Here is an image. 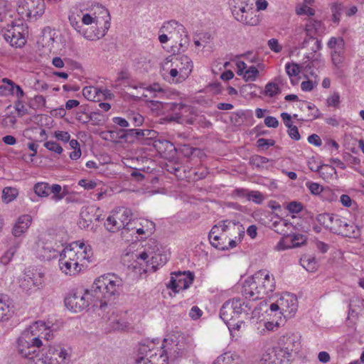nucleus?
Here are the masks:
<instances>
[{
    "label": "nucleus",
    "mask_w": 364,
    "mask_h": 364,
    "mask_svg": "<svg viewBox=\"0 0 364 364\" xmlns=\"http://www.w3.org/2000/svg\"><path fill=\"white\" fill-rule=\"evenodd\" d=\"M52 336V331L44 321H36L18 338V351L22 357L33 360L36 358V349L43 345L41 338L48 341Z\"/></svg>",
    "instance_id": "nucleus-1"
},
{
    "label": "nucleus",
    "mask_w": 364,
    "mask_h": 364,
    "mask_svg": "<svg viewBox=\"0 0 364 364\" xmlns=\"http://www.w3.org/2000/svg\"><path fill=\"white\" fill-rule=\"evenodd\" d=\"M124 282L114 274H108L95 279L91 287V294L102 309L112 305L122 291Z\"/></svg>",
    "instance_id": "nucleus-2"
},
{
    "label": "nucleus",
    "mask_w": 364,
    "mask_h": 364,
    "mask_svg": "<svg viewBox=\"0 0 364 364\" xmlns=\"http://www.w3.org/2000/svg\"><path fill=\"white\" fill-rule=\"evenodd\" d=\"M275 289V281L272 274L262 269L256 272L252 277L245 281L242 295L252 301L268 296Z\"/></svg>",
    "instance_id": "nucleus-3"
},
{
    "label": "nucleus",
    "mask_w": 364,
    "mask_h": 364,
    "mask_svg": "<svg viewBox=\"0 0 364 364\" xmlns=\"http://www.w3.org/2000/svg\"><path fill=\"white\" fill-rule=\"evenodd\" d=\"M132 213L130 209L118 208L111 212L105 223L106 229L112 232H116L121 229L127 231L133 230L134 221L132 220Z\"/></svg>",
    "instance_id": "nucleus-4"
},
{
    "label": "nucleus",
    "mask_w": 364,
    "mask_h": 364,
    "mask_svg": "<svg viewBox=\"0 0 364 364\" xmlns=\"http://www.w3.org/2000/svg\"><path fill=\"white\" fill-rule=\"evenodd\" d=\"M90 304L98 306L97 300L91 294L90 289H77L65 299L66 307L74 312H80Z\"/></svg>",
    "instance_id": "nucleus-5"
},
{
    "label": "nucleus",
    "mask_w": 364,
    "mask_h": 364,
    "mask_svg": "<svg viewBox=\"0 0 364 364\" xmlns=\"http://www.w3.org/2000/svg\"><path fill=\"white\" fill-rule=\"evenodd\" d=\"M105 13L107 14L108 20H106L105 22V28L104 31L100 32H88L87 30L85 29L82 26V25L80 23L81 18H82V10H77L76 9V11H72L69 16V22L71 25V26L80 34H81L85 39L89 41H94L96 39H100V38L103 37L106 32L108 31V29L110 27V17L109 11L105 9Z\"/></svg>",
    "instance_id": "nucleus-6"
},
{
    "label": "nucleus",
    "mask_w": 364,
    "mask_h": 364,
    "mask_svg": "<svg viewBox=\"0 0 364 364\" xmlns=\"http://www.w3.org/2000/svg\"><path fill=\"white\" fill-rule=\"evenodd\" d=\"M136 364H168V357L163 353H158L149 346L142 344L139 346Z\"/></svg>",
    "instance_id": "nucleus-7"
},
{
    "label": "nucleus",
    "mask_w": 364,
    "mask_h": 364,
    "mask_svg": "<svg viewBox=\"0 0 364 364\" xmlns=\"http://www.w3.org/2000/svg\"><path fill=\"white\" fill-rule=\"evenodd\" d=\"M70 355L61 347H50L48 353L42 358L34 360V364H67Z\"/></svg>",
    "instance_id": "nucleus-8"
},
{
    "label": "nucleus",
    "mask_w": 364,
    "mask_h": 364,
    "mask_svg": "<svg viewBox=\"0 0 364 364\" xmlns=\"http://www.w3.org/2000/svg\"><path fill=\"white\" fill-rule=\"evenodd\" d=\"M2 34L6 42L16 48L23 47L26 41L23 33V27L13 23L2 29Z\"/></svg>",
    "instance_id": "nucleus-9"
},
{
    "label": "nucleus",
    "mask_w": 364,
    "mask_h": 364,
    "mask_svg": "<svg viewBox=\"0 0 364 364\" xmlns=\"http://www.w3.org/2000/svg\"><path fill=\"white\" fill-rule=\"evenodd\" d=\"M171 274L172 276L167 287L175 293H178L181 290L187 289L192 284L194 279L193 273L189 271L174 272Z\"/></svg>",
    "instance_id": "nucleus-10"
},
{
    "label": "nucleus",
    "mask_w": 364,
    "mask_h": 364,
    "mask_svg": "<svg viewBox=\"0 0 364 364\" xmlns=\"http://www.w3.org/2000/svg\"><path fill=\"white\" fill-rule=\"evenodd\" d=\"M74 257L75 255L65 248L60 254L59 267L66 275L75 276L81 271L80 264L73 260Z\"/></svg>",
    "instance_id": "nucleus-11"
},
{
    "label": "nucleus",
    "mask_w": 364,
    "mask_h": 364,
    "mask_svg": "<svg viewBox=\"0 0 364 364\" xmlns=\"http://www.w3.org/2000/svg\"><path fill=\"white\" fill-rule=\"evenodd\" d=\"M43 283V274L33 269H27L19 280V286L28 291L33 288L39 289Z\"/></svg>",
    "instance_id": "nucleus-12"
},
{
    "label": "nucleus",
    "mask_w": 364,
    "mask_h": 364,
    "mask_svg": "<svg viewBox=\"0 0 364 364\" xmlns=\"http://www.w3.org/2000/svg\"><path fill=\"white\" fill-rule=\"evenodd\" d=\"M65 248L71 252L73 255H75L73 260L77 262L81 269L83 267L86 266L87 263L91 262L90 258L92 256V252L90 246H86L84 243L78 245L76 242L75 246L70 245Z\"/></svg>",
    "instance_id": "nucleus-13"
},
{
    "label": "nucleus",
    "mask_w": 364,
    "mask_h": 364,
    "mask_svg": "<svg viewBox=\"0 0 364 364\" xmlns=\"http://www.w3.org/2000/svg\"><path fill=\"white\" fill-rule=\"evenodd\" d=\"M121 132L120 139L129 143H132L135 140L153 139L157 135V132L152 129H122Z\"/></svg>",
    "instance_id": "nucleus-14"
},
{
    "label": "nucleus",
    "mask_w": 364,
    "mask_h": 364,
    "mask_svg": "<svg viewBox=\"0 0 364 364\" xmlns=\"http://www.w3.org/2000/svg\"><path fill=\"white\" fill-rule=\"evenodd\" d=\"M158 353H163L164 355L168 357V360L175 359L179 356H181L183 353V349L181 348V345L177 339L173 338H164V343L161 349L155 350Z\"/></svg>",
    "instance_id": "nucleus-15"
},
{
    "label": "nucleus",
    "mask_w": 364,
    "mask_h": 364,
    "mask_svg": "<svg viewBox=\"0 0 364 364\" xmlns=\"http://www.w3.org/2000/svg\"><path fill=\"white\" fill-rule=\"evenodd\" d=\"M36 254L41 260L50 261L56 258L58 252L55 250L51 242L40 238L36 242Z\"/></svg>",
    "instance_id": "nucleus-16"
},
{
    "label": "nucleus",
    "mask_w": 364,
    "mask_h": 364,
    "mask_svg": "<svg viewBox=\"0 0 364 364\" xmlns=\"http://www.w3.org/2000/svg\"><path fill=\"white\" fill-rule=\"evenodd\" d=\"M282 347L291 355L297 353L301 348L300 336L294 333H287L279 339Z\"/></svg>",
    "instance_id": "nucleus-17"
},
{
    "label": "nucleus",
    "mask_w": 364,
    "mask_h": 364,
    "mask_svg": "<svg viewBox=\"0 0 364 364\" xmlns=\"http://www.w3.org/2000/svg\"><path fill=\"white\" fill-rule=\"evenodd\" d=\"M172 66H176L181 71V80H186L193 69V63L187 55L175 58Z\"/></svg>",
    "instance_id": "nucleus-18"
},
{
    "label": "nucleus",
    "mask_w": 364,
    "mask_h": 364,
    "mask_svg": "<svg viewBox=\"0 0 364 364\" xmlns=\"http://www.w3.org/2000/svg\"><path fill=\"white\" fill-rule=\"evenodd\" d=\"M32 221V218L29 215H21L12 228V235L14 237H20L24 234L30 227Z\"/></svg>",
    "instance_id": "nucleus-19"
},
{
    "label": "nucleus",
    "mask_w": 364,
    "mask_h": 364,
    "mask_svg": "<svg viewBox=\"0 0 364 364\" xmlns=\"http://www.w3.org/2000/svg\"><path fill=\"white\" fill-rule=\"evenodd\" d=\"M171 109L175 112L170 116V120L182 123L183 117L187 116V113L191 112V107L182 103H174Z\"/></svg>",
    "instance_id": "nucleus-20"
},
{
    "label": "nucleus",
    "mask_w": 364,
    "mask_h": 364,
    "mask_svg": "<svg viewBox=\"0 0 364 364\" xmlns=\"http://www.w3.org/2000/svg\"><path fill=\"white\" fill-rule=\"evenodd\" d=\"M95 208L92 206L83 208L80 212V220L79 225L81 228H87L93 221V220H99L97 215H95Z\"/></svg>",
    "instance_id": "nucleus-21"
},
{
    "label": "nucleus",
    "mask_w": 364,
    "mask_h": 364,
    "mask_svg": "<svg viewBox=\"0 0 364 364\" xmlns=\"http://www.w3.org/2000/svg\"><path fill=\"white\" fill-rule=\"evenodd\" d=\"M220 316L225 323H229V322L237 318L231 300H228L223 304Z\"/></svg>",
    "instance_id": "nucleus-22"
},
{
    "label": "nucleus",
    "mask_w": 364,
    "mask_h": 364,
    "mask_svg": "<svg viewBox=\"0 0 364 364\" xmlns=\"http://www.w3.org/2000/svg\"><path fill=\"white\" fill-rule=\"evenodd\" d=\"M231 301L233 304L235 312L237 318L242 314L246 315L249 314L252 309V304L251 301H246L240 298H234Z\"/></svg>",
    "instance_id": "nucleus-23"
},
{
    "label": "nucleus",
    "mask_w": 364,
    "mask_h": 364,
    "mask_svg": "<svg viewBox=\"0 0 364 364\" xmlns=\"http://www.w3.org/2000/svg\"><path fill=\"white\" fill-rule=\"evenodd\" d=\"M279 304H281V313L282 314H288V315L291 316L297 309L296 299L290 295H287V297H282L279 299Z\"/></svg>",
    "instance_id": "nucleus-24"
},
{
    "label": "nucleus",
    "mask_w": 364,
    "mask_h": 364,
    "mask_svg": "<svg viewBox=\"0 0 364 364\" xmlns=\"http://www.w3.org/2000/svg\"><path fill=\"white\" fill-rule=\"evenodd\" d=\"M235 19L248 26H257L259 23V17L255 14L252 9L247 11V13L240 14L235 13Z\"/></svg>",
    "instance_id": "nucleus-25"
},
{
    "label": "nucleus",
    "mask_w": 364,
    "mask_h": 364,
    "mask_svg": "<svg viewBox=\"0 0 364 364\" xmlns=\"http://www.w3.org/2000/svg\"><path fill=\"white\" fill-rule=\"evenodd\" d=\"M347 220L345 218L341 217L338 215H334L332 225H331V231L333 233L342 235H350V232L343 230L346 227Z\"/></svg>",
    "instance_id": "nucleus-26"
},
{
    "label": "nucleus",
    "mask_w": 364,
    "mask_h": 364,
    "mask_svg": "<svg viewBox=\"0 0 364 364\" xmlns=\"http://www.w3.org/2000/svg\"><path fill=\"white\" fill-rule=\"evenodd\" d=\"M306 242L305 236L301 234L294 235L291 240V244L285 245L282 240H281L277 245L278 250H284L287 249L299 247L304 245Z\"/></svg>",
    "instance_id": "nucleus-27"
},
{
    "label": "nucleus",
    "mask_w": 364,
    "mask_h": 364,
    "mask_svg": "<svg viewBox=\"0 0 364 364\" xmlns=\"http://www.w3.org/2000/svg\"><path fill=\"white\" fill-rule=\"evenodd\" d=\"M32 5L28 8L27 16L28 17H34L36 19L41 16L45 11L44 0H33Z\"/></svg>",
    "instance_id": "nucleus-28"
},
{
    "label": "nucleus",
    "mask_w": 364,
    "mask_h": 364,
    "mask_svg": "<svg viewBox=\"0 0 364 364\" xmlns=\"http://www.w3.org/2000/svg\"><path fill=\"white\" fill-rule=\"evenodd\" d=\"M147 93H143L144 98H162L165 95L164 88L159 83H154L145 88Z\"/></svg>",
    "instance_id": "nucleus-29"
},
{
    "label": "nucleus",
    "mask_w": 364,
    "mask_h": 364,
    "mask_svg": "<svg viewBox=\"0 0 364 364\" xmlns=\"http://www.w3.org/2000/svg\"><path fill=\"white\" fill-rule=\"evenodd\" d=\"M219 232L220 226L214 225L209 233V240L211 245L216 249L225 250V247L224 246V242H220L223 238Z\"/></svg>",
    "instance_id": "nucleus-30"
},
{
    "label": "nucleus",
    "mask_w": 364,
    "mask_h": 364,
    "mask_svg": "<svg viewBox=\"0 0 364 364\" xmlns=\"http://www.w3.org/2000/svg\"><path fill=\"white\" fill-rule=\"evenodd\" d=\"M213 364H241V359L236 354L225 353L219 355Z\"/></svg>",
    "instance_id": "nucleus-31"
},
{
    "label": "nucleus",
    "mask_w": 364,
    "mask_h": 364,
    "mask_svg": "<svg viewBox=\"0 0 364 364\" xmlns=\"http://www.w3.org/2000/svg\"><path fill=\"white\" fill-rule=\"evenodd\" d=\"M174 31H177L178 33H186L185 27L175 20L164 23L159 31L160 33L171 34Z\"/></svg>",
    "instance_id": "nucleus-32"
},
{
    "label": "nucleus",
    "mask_w": 364,
    "mask_h": 364,
    "mask_svg": "<svg viewBox=\"0 0 364 364\" xmlns=\"http://www.w3.org/2000/svg\"><path fill=\"white\" fill-rule=\"evenodd\" d=\"M2 82L9 86V91L10 92V95H15L17 97V100L23 99L25 94L19 85H16L14 81L6 77L3 78Z\"/></svg>",
    "instance_id": "nucleus-33"
},
{
    "label": "nucleus",
    "mask_w": 364,
    "mask_h": 364,
    "mask_svg": "<svg viewBox=\"0 0 364 364\" xmlns=\"http://www.w3.org/2000/svg\"><path fill=\"white\" fill-rule=\"evenodd\" d=\"M108 325L113 331H122L128 326V323L126 321L114 315L109 318Z\"/></svg>",
    "instance_id": "nucleus-34"
},
{
    "label": "nucleus",
    "mask_w": 364,
    "mask_h": 364,
    "mask_svg": "<svg viewBox=\"0 0 364 364\" xmlns=\"http://www.w3.org/2000/svg\"><path fill=\"white\" fill-rule=\"evenodd\" d=\"M153 146L161 154H164L166 151H171L172 150H176L174 145L165 139L154 140L153 142Z\"/></svg>",
    "instance_id": "nucleus-35"
},
{
    "label": "nucleus",
    "mask_w": 364,
    "mask_h": 364,
    "mask_svg": "<svg viewBox=\"0 0 364 364\" xmlns=\"http://www.w3.org/2000/svg\"><path fill=\"white\" fill-rule=\"evenodd\" d=\"M272 357L277 358L279 360L281 361L282 364H284L285 361H289L291 357L289 353H288L285 349L282 347L273 348L269 350L268 353Z\"/></svg>",
    "instance_id": "nucleus-36"
},
{
    "label": "nucleus",
    "mask_w": 364,
    "mask_h": 364,
    "mask_svg": "<svg viewBox=\"0 0 364 364\" xmlns=\"http://www.w3.org/2000/svg\"><path fill=\"white\" fill-rule=\"evenodd\" d=\"M331 60L338 69L343 68L345 62L344 48L331 51Z\"/></svg>",
    "instance_id": "nucleus-37"
},
{
    "label": "nucleus",
    "mask_w": 364,
    "mask_h": 364,
    "mask_svg": "<svg viewBox=\"0 0 364 364\" xmlns=\"http://www.w3.org/2000/svg\"><path fill=\"white\" fill-rule=\"evenodd\" d=\"M100 89L92 86L85 87L82 90L83 96L90 101H99L98 97Z\"/></svg>",
    "instance_id": "nucleus-38"
},
{
    "label": "nucleus",
    "mask_w": 364,
    "mask_h": 364,
    "mask_svg": "<svg viewBox=\"0 0 364 364\" xmlns=\"http://www.w3.org/2000/svg\"><path fill=\"white\" fill-rule=\"evenodd\" d=\"M18 195V191L16 188L5 187L2 191V200L4 203H9L13 201Z\"/></svg>",
    "instance_id": "nucleus-39"
},
{
    "label": "nucleus",
    "mask_w": 364,
    "mask_h": 364,
    "mask_svg": "<svg viewBox=\"0 0 364 364\" xmlns=\"http://www.w3.org/2000/svg\"><path fill=\"white\" fill-rule=\"evenodd\" d=\"M35 193L40 197H48L50 195V186L45 182H38L33 186Z\"/></svg>",
    "instance_id": "nucleus-40"
},
{
    "label": "nucleus",
    "mask_w": 364,
    "mask_h": 364,
    "mask_svg": "<svg viewBox=\"0 0 364 364\" xmlns=\"http://www.w3.org/2000/svg\"><path fill=\"white\" fill-rule=\"evenodd\" d=\"M167 260L168 259L166 255L159 254L152 256L151 259L149 260L147 262L149 263L153 271H156L158 269L159 266H162L165 264Z\"/></svg>",
    "instance_id": "nucleus-41"
},
{
    "label": "nucleus",
    "mask_w": 364,
    "mask_h": 364,
    "mask_svg": "<svg viewBox=\"0 0 364 364\" xmlns=\"http://www.w3.org/2000/svg\"><path fill=\"white\" fill-rule=\"evenodd\" d=\"M301 264L309 272H314L316 269V262L311 256H304L301 259Z\"/></svg>",
    "instance_id": "nucleus-42"
},
{
    "label": "nucleus",
    "mask_w": 364,
    "mask_h": 364,
    "mask_svg": "<svg viewBox=\"0 0 364 364\" xmlns=\"http://www.w3.org/2000/svg\"><path fill=\"white\" fill-rule=\"evenodd\" d=\"M281 93V89L279 85L272 82H268L264 88V95L269 97H273Z\"/></svg>",
    "instance_id": "nucleus-43"
},
{
    "label": "nucleus",
    "mask_w": 364,
    "mask_h": 364,
    "mask_svg": "<svg viewBox=\"0 0 364 364\" xmlns=\"http://www.w3.org/2000/svg\"><path fill=\"white\" fill-rule=\"evenodd\" d=\"M333 214L322 213L317 216V221L326 228L331 230V225L333 220Z\"/></svg>",
    "instance_id": "nucleus-44"
},
{
    "label": "nucleus",
    "mask_w": 364,
    "mask_h": 364,
    "mask_svg": "<svg viewBox=\"0 0 364 364\" xmlns=\"http://www.w3.org/2000/svg\"><path fill=\"white\" fill-rule=\"evenodd\" d=\"M328 47L333 50L344 48V41L342 38L331 37L328 42Z\"/></svg>",
    "instance_id": "nucleus-45"
},
{
    "label": "nucleus",
    "mask_w": 364,
    "mask_h": 364,
    "mask_svg": "<svg viewBox=\"0 0 364 364\" xmlns=\"http://www.w3.org/2000/svg\"><path fill=\"white\" fill-rule=\"evenodd\" d=\"M61 191L62 188L60 185H52V186L50 187V193H52L53 194L51 197L52 200L56 202L61 200L65 196L63 193H61Z\"/></svg>",
    "instance_id": "nucleus-46"
},
{
    "label": "nucleus",
    "mask_w": 364,
    "mask_h": 364,
    "mask_svg": "<svg viewBox=\"0 0 364 364\" xmlns=\"http://www.w3.org/2000/svg\"><path fill=\"white\" fill-rule=\"evenodd\" d=\"M259 75V70L257 68L252 65L250 68H247L244 73L243 78L246 82L248 81H255Z\"/></svg>",
    "instance_id": "nucleus-47"
},
{
    "label": "nucleus",
    "mask_w": 364,
    "mask_h": 364,
    "mask_svg": "<svg viewBox=\"0 0 364 364\" xmlns=\"http://www.w3.org/2000/svg\"><path fill=\"white\" fill-rule=\"evenodd\" d=\"M179 152L183 154L185 157H190L196 152H200V150L198 148L191 147L188 144H181L178 146Z\"/></svg>",
    "instance_id": "nucleus-48"
},
{
    "label": "nucleus",
    "mask_w": 364,
    "mask_h": 364,
    "mask_svg": "<svg viewBox=\"0 0 364 364\" xmlns=\"http://www.w3.org/2000/svg\"><path fill=\"white\" fill-rule=\"evenodd\" d=\"M336 173V169L329 165H322L318 171L320 176L323 179L329 178Z\"/></svg>",
    "instance_id": "nucleus-49"
},
{
    "label": "nucleus",
    "mask_w": 364,
    "mask_h": 364,
    "mask_svg": "<svg viewBox=\"0 0 364 364\" xmlns=\"http://www.w3.org/2000/svg\"><path fill=\"white\" fill-rule=\"evenodd\" d=\"M128 119L134 127H139L144 123V117L139 113L132 112L128 115Z\"/></svg>",
    "instance_id": "nucleus-50"
},
{
    "label": "nucleus",
    "mask_w": 364,
    "mask_h": 364,
    "mask_svg": "<svg viewBox=\"0 0 364 364\" xmlns=\"http://www.w3.org/2000/svg\"><path fill=\"white\" fill-rule=\"evenodd\" d=\"M285 70L289 77H296L300 73V68L299 65L294 63H287L285 65Z\"/></svg>",
    "instance_id": "nucleus-51"
},
{
    "label": "nucleus",
    "mask_w": 364,
    "mask_h": 364,
    "mask_svg": "<svg viewBox=\"0 0 364 364\" xmlns=\"http://www.w3.org/2000/svg\"><path fill=\"white\" fill-rule=\"evenodd\" d=\"M9 313V306L3 296L0 295V321L8 319Z\"/></svg>",
    "instance_id": "nucleus-52"
},
{
    "label": "nucleus",
    "mask_w": 364,
    "mask_h": 364,
    "mask_svg": "<svg viewBox=\"0 0 364 364\" xmlns=\"http://www.w3.org/2000/svg\"><path fill=\"white\" fill-rule=\"evenodd\" d=\"M345 231L350 232V235H343L344 237L356 238L360 236V230L358 227L355 226L353 223H346V227L343 228Z\"/></svg>",
    "instance_id": "nucleus-53"
},
{
    "label": "nucleus",
    "mask_w": 364,
    "mask_h": 364,
    "mask_svg": "<svg viewBox=\"0 0 364 364\" xmlns=\"http://www.w3.org/2000/svg\"><path fill=\"white\" fill-rule=\"evenodd\" d=\"M264 198L259 191H250L248 195L249 201H252L256 204H262Z\"/></svg>",
    "instance_id": "nucleus-54"
},
{
    "label": "nucleus",
    "mask_w": 364,
    "mask_h": 364,
    "mask_svg": "<svg viewBox=\"0 0 364 364\" xmlns=\"http://www.w3.org/2000/svg\"><path fill=\"white\" fill-rule=\"evenodd\" d=\"M306 186L313 195H319L323 190L322 186L312 181L306 182Z\"/></svg>",
    "instance_id": "nucleus-55"
},
{
    "label": "nucleus",
    "mask_w": 364,
    "mask_h": 364,
    "mask_svg": "<svg viewBox=\"0 0 364 364\" xmlns=\"http://www.w3.org/2000/svg\"><path fill=\"white\" fill-rule=\"evenodd\" d=\"M44 146L50 151H53L58 154L63 152V148L55 141H48L44 143Z\"/></svg>",
    "instance_id": "nucleus-56"
},
{
    "label": "nucleus",
    "mask_w": 364,
    "mask_h": 364,
    "mask_svg": "<svg viewBox=\"0 0 364 364\" xmlns=\"http://www.w3.org/2000/svg\"><path fill=\"white\" fill-rule=\"evenodd\" d=\"M250 161L252 165L260 167L269 162V159L264 156L255 155L251 158Z\"/></svg>",
    "instance_id": "nucleus-57"
},
{
    "label": "nucleus",
    "mask_w": 364,
    "mask_h": 364,
    "mask_svg": "<svg viewBox=\"0 0 364 364\" xmlns=\"http://www.w3.org/2000/svg\"><path fill=\"white\" fill-rule=\"evenodd\" d=\"M287 210L292 213H299L303 209V205L300 202L291 201L287 207Z\"/></svg>",
    "instance_id": "nucleus-58"
},
{
    "label": "nucleus",
    "mask_w": 364,
    "mask_h": 364,
    "mask_svg": "<svg viewBox=\"0 0 364 364\" xmlns=\"http://www.w3.org/2000/svg\"><path fill=\"white\" fill-rule=\"evenodd\" d=\"M327 105L329 107H338L340 104V95L338 92H334L326 100Z\"/></svg>",
    "instance_id": "nucleus-59"
},
{
    "label": "nucleus",
    "mask_w": 364,
    "mask_h": 364,
    "mask_svg": "<svg viewBox=\"0 0 364 364\" xmlns=\"http://www.w3.org/2000/svg\"><path fill=\"white\" fill-rule=\"evenodd\" d=\"M279 225H282V226H284V227H287L289 225H291V223L284 219H279V220H276L274 222L272 223V226L273 228H274V230L275 232L279 233V234H284V233L283 232V230H280L279 228Z\"/></svg>",
    "instance_id": "nucleus-60"
},
{
    "label": "nucleus",
    "mask_w": 364,
    "mask_h": 364,
    "mask_svg": "<svg viewBox=\"0 0 364 364\" xmlns=\"http://www.w3.org/2000/svg\"><path fill=\"white\" fill-rule=\"evenodd\" d=\"M269 49L274 53H279L282 50V46L275 38H271L267 42Z\"/></svg>",
    "instance_id": "nucleus-61"
},
{
    "label": "nucleus",
    "mask_w": 364,
    "mask_h": 364,
    "mask_svg": "<svg viewBox=\"0 0 364 364\" xmlns=\"http://www.w3.org/2000/svg\"><path fill=\"white\" fill-rule=\"evenodd\" d=\"M274 141L272 139H267L264 138H260L257 141V146L262 149H268L269 146L274 145Z\"/></svg>",
    "instance_id": "nucleus-62"
},
{
    "label": "nucleus",
    "mask_w": 364,
    "mask_h": 364,
    "mask_svg": "<svg viewBox=\"0 0 364 364\" xmlns=\"http://www.w3.org/2000/svg\"><path fill=\"white\" fill-rule=\"evenodd\" d=\"M78 185L83 187L85 190H92L97 186L96 182L87 179L80 180Z\"/></svg>",
    "instance_id": "nucleus-63"
},
{
    "label": "nucleus",
    "mask_w": 364,
    "mask_h": 364,
    "mask_svg": "<svg viewBox=\"0 0 364 364\" xmlns=\"http://www.w3.org/2000/svg\"><path fill=\"white\" fill-rule=\"evenodd\" d=\"M261 364H282V363L277 358H274L270 354L267 353L263 355Z\"/></svg>",
    "instance_id": "nucleus-64"
}]
</instances>
